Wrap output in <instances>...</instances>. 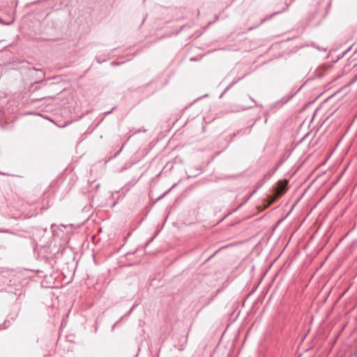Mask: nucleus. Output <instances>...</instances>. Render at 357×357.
Returning <instances> with one entry per match:
<instances>
[{"mask_svg": "<svg viewBox=\"0 0 357 357\" xmlns=\"http://www.w3.org/2000/svg\"><path fill=\"white\" fill-rule=\"evenodd\" d=\"M287 184V181H285V182L280 181L278 183V186L275 189V192H274L275 198H278V197H281L282 195H284V193L287 190V187H286Z\"/></svg>", "mask_w": 357, "mask_h": 357, "instance_id": "1", "label": "nucleus"}, {"mask_svg": "<svg viewBox=\"0 0 357 357\" xmlns=\"http://www.w3.org/2000/svg\"><path fill=\"white\" fill-rule=\"evenodd\" d=\"M133 307L130 310V311L126 314L125 316H128L130 314L131 311L132 310Z\"/></svg>", "mask_w": 357, "mask_h": 357, "instance_id": "9", "label": "nucleus"}, {"mask_svg": "<svg viewBox=\"0 0 357 357\" xmlns=\"http://www.w3.org/2000/svg\"><path fill=\"white\" fill-rule=\"evenodd\" d=\"M0 174H2V175H6L5 173L1 172H0Z\"/></svg>", "mask_w": 357, "mask_h": 357, "instance_id": "10", "label": "nucleus"}, {"mask_svg": "<svg viewBox=\"0 0 357 357\" xmlns=\"http://www.w3.org/2000/svg\"><path fill=\"white\" fill-rule=\"evenodd\" d=\"M175 185H176V184H174V185H172V187L170 189H169V190H168L167 191H166L163 195H162L160 197H159L158 199H162V198L164 196H165V195H167V193H168V192H169V191H170L173 188H174V187H175Z\"/></svg>", "mask_w": 357, "mask_h": 357, "instance_id": "5", "label": "nucleus"}, {"mask_svg": "<svg viewBox=\"0 0 357 357\" xmlns=\"http://www.w3.org/2000/svg\"><path fill=\"white\" fill-rule=\"evenodd\" d=\"M246 132V130L244 129V130H240L237 132V133H234L233 134V137H235L237 134H240V133H242V134H245Z\"/></svg>", "mask_w": 357, "mask_h": 357, "instance_id": "6", "label": "nucleus"}, {"mask_svg": "<svg viewBox=\"0 0 357 357\" xmlns=\"http://www.w3.org/2000/svg\"><path fill=\"white\" fill-rule=\"evenodd\" d=\"M275 171V169H271L267 174H266L264 176V180L266 181V180L269 179L271 177V176L274 174Z\"/></svg>", "mask_w": 357, "mask_h": 357, "instance_id": "2", "label": "nucleus"}, {"mask_svg": "<svg viewBox=\"0 0 357 357\" xmlns=\"http://www.w3.org/2000/svg\"><path fill=\"white\" fill-rule=\"evenodd\" d=\"M280 13H281V11L274 13H273V15H271L270 17H267V18H264V19L261 20V22H260V24H262V23H263L264 22H265L266 20H268V19H271L273 15H277V14Z\"/></svg>", "mask_w": 357, "mask_h": 357, "instance_id": "4", "label": "nucleus"}, {"mask_svg": "<svg viewBox=\"0 0 357 357\" xmlns=\"http://www.w3.org/2000/svg\"><path fill=\"white\" fill-rule=\"evenodd\" d=\"M289 98H287V99H284V98H282V101L283 102H284V103H285V102H287L289 100Z\"/></svg>", "mask_w": 357, "mask_h": 357, "instance_id": "8", "label": "nucleus"}, {"mask_svg": "<svg viewBox=\"0 0 357 357\" xmlns=\"http://www.w3.org/2000/svg\"><path fill=\"white\" fill-rule=\"evenodd\" d=\"M317 49L319 50H321V51H326V47H317Z\"/></svg>", "mask_w": 357, "mask_h": 357, "instance_id": "7", "label": "nucleus"}, {"mask_svg": "<svg viewBox=\"0 0 357 357\" xmlns=\"http://www.w3.org/2000/svg\"><path fill=\"white\" fill-rule=\"evenodd\" d=\"M266 181V180H264V178H263L262 179L259 180V181L257 183V184H256L257 188H259L261 187V186L263 185V184H264V181Z\"/></svg>", "mask_w": 357, "mask_h": 357, "instance_id": "3", "label": "nucleus"}]
</instances>
